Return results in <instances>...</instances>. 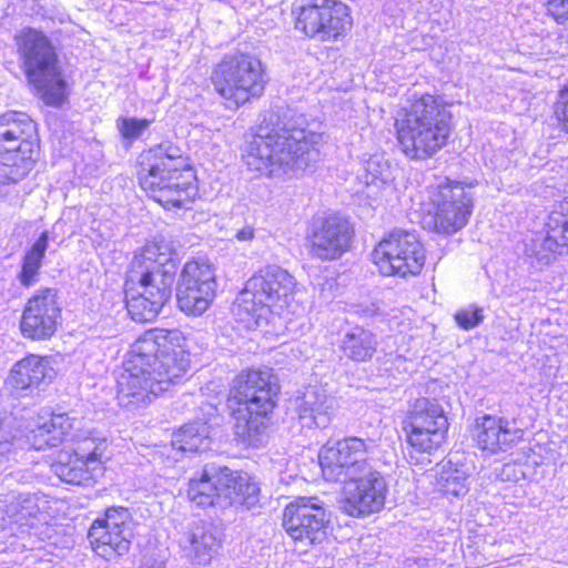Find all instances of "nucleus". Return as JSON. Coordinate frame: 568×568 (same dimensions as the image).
<instances>
[{
  "label": "nucleus",
  "mask_w": 568,
  "mask_h": 568,
  "mask_svg": "<svg viewBox=\"0 0 568 568\" xmlns=\"http://www.w3.org/2000/svg\"><path fill=\"white\" fill-rule=\"evenodd\" d=\"M186 338L179 329L145 332L132 345L118 378V403L135 410L180 383L190 369Z\"/></svg>",
  "instance_id": "obj_1"
},
{
  "label": "nucleus",
  "mask_w": 568,
  "mask_h": 568,
  "mask_svg": "<svg viewBox=\"0 0 568 568\" xmlns=\"http://www.w3.org/2000/svg\"><path fill=\"white\" fill-rule=\"evenodd\" d=\"M302 122L286 115L266 114L243 153L246 166L271 178H293L302 173L322 140L320 133L307 130Z\"/></svg>",
  "instance_id": "obj_2"
},
{
  "label": "nucleus",
  "mask_w": 568,
  "mask_h": 568,
  "mask_svg": "<svg viewBox=\"0 0 568 568\" xmlns=\"http://www.w3.org/2000/svg\"><path fill=\"white\" fill-rule=\"evenodd\" d=\"M296 280L286 270L270 265L253 275L233 305L237 322L265 336L281 337L292 331L293 317L303 313L295 302Z\"/></svg>",
  "instance_id": "obj_3"
},
{
  "label": "nucleus",
  "mask_w": 568,
  "mask_h": 568,
  "mask_svg": "<svg viewBox=\"0 0 568 568\" xmlns=\"http://www.w3.org/2000/svg\"><path fill=\"white\" fill-rule=\"evenodd\" d=\"M169 241L154 239L135 253L128 272L126 308L138 322L154 320L171 297L176 266Z\"/></svg>",
  "instance_id": "obj_4"
},
{
  "label": "nucleus",
  "mask_w": 568,
  "mask_h": 568,
  "mask_svg": "<svg viewBox=\"0 0 568 568\" xmlns=\"http://www.w3.org/2000/svg\"><path fill=\"white\" fill-rule=\"evenodd\" d=\"M80 424V420L67 414L52 415L32 430L29 440L37 450L55 447L68 438L77 440L73 454L61 453L52 470L64 483L89 485L104 473V465L110 459L109 443L105 438L92 436L80 439L74 433Z\"/></svg>",
  "instance_id": "obj_5"
},
{
  "label": "nucleus",
  "mask_w": 568,
  "mask_h": 568,
  "mask_svg": "<svg viewBox=\"0 0 568 568\" xmlns=\"http://www.w3.org/2000/svg\"><path fill=\"white\" fill-rule=\"evenodd\" d=\"M396 138L409 159L424 160L442 150L452 133L450 113L432 94H424L404 108L395 121Z\"/></svg>",
  "instance_id": "obj_6"
},
{
  "label": "nucleus",
  "mask_w": 568,
  "mask_h": 568,
  "mask_svg": "<svg viewBox=\"0 0 568 568\" xmlns=\"http://www.w3.org/2000/svg\"><path fill=\"white\" fill-rule=\"evenodd\" d=\"M21 68L30 84L43 101L59 105L67 95L58 54L51 40L42 31L24 28L14 37Z\"/></svg>",
  "instance_id": "obj_7"
},
{
  "label": "nucleus",
  "mask_w": 568,
  "mask_h": 568,
  "mask_svg": "<svg viewBox=\"0 0 568 568\" xmlns=\"http://www.w3.org/2000/svg\"><path fill=\"white\" fill-rule=\"evenodd\" d=\"M272 377L271 369H248L233 382L231 397L241 406L236 416V435L250 446L261 443V435L266 428L265 417L275 406L277 386Z\"/></svg>",
  "instance_id": "obj_8"
},
{
  "label": "nucleus",
  "mask_w": 568,
  "mask_h": 568,
  "mask_svg": "<svg viewBox=\"0 0 568 568\" xmlns=\"http://www.w3.org/2000/svg\"><path fill=\"white\" fill-rule=\"evenodd\" d=\"M141 187L164 209H187L197 193L194 172L187 168L179 149L160 155L144 172Z\"/></svg>",
  "instance_id": "obj_9"
},
{
  "label": "nucleus",
  "mask_w": 568,
  "mask_h": 568,
  "mask_svg": "<svg viewBox=\"0 0 568 568\" xmlns=\"http://www.w3.org/2000/svg\"><path fill=\"white\" fill-rule=\"evenodd\" d=\"M211 81L229 109H237L260 98L267 83L262 61L243 52L226 54L214 67Z\"/></svg>",
  "instance_id": "obj_10"
},
{
  "label": "nucleus",
  "mask_w": 568,
  "mask_h": 568,
  "mask_svg": "<svg viewBox=\"0 0 568 568\" xmlns=\"http://www.w3.org/2000/svg\"><path fill=\"white\" fill-rule=\"evenodd\" d=\"M37 126L22 112L0 115V182L17 183L26 178L34 164Z\"/></svg>",
  "instance_id": "obj_11"
},
{
  "label": "nucleus",
  "mask_w": 568,
  "mask_h": 568,
  "mask_svg": "<svg viewBox=\"0 0 568 568\" xmlns=\"http://www.w3.org/2000/svg\"><path fill=\"white\" fill-rule=\"evenodd\" d=\"M372 260L385 276L406 278L418 275L426 262V251L417 234L394 231L372 253Z\"/></svg>",
  "instance_id": "obj_12"
},
{
  "label": "nucleus",
  "mask_w": 568,
  "mask_h": 568,
  "mask_svg": "<svg viewBox=\"0 0 568 568\" xmlns=\"http://www.w3.org/2000/svg\"><path fill=\"white\" fill-rule=\"evenodd\" d=\"M428 201V224L436 232L450 234L467 224L473 209V195L459 182L445 180L430 186Z\"/></svg>",
  "instance_id": "obj_13"
},
{
  "label": "nucleus",
  "mask_w": 568,
  "mask_h": 568,
  "mask_svg": "<svg viewBox=\"0 0 568 568\" xmlns=\"http://www.w3.org/2000/svg\"><path fill=\"white\" fill-rule=\"evenodd\" d=\"M448 419L435 400L418 398L404 420L408 444L416 450L430 454L446 442Z\"/></svg>",
  "instance_id": "obj_14"
},
{
  "label": "nucleus",
  "mask_w": 568,
  "mask_h": 568,
  "mask_svg": "<svg viewBox=\"0 0 568 568\" xmlns=\"http://www.w3.org/2000/svg\"><path fill=\"white\" fill-rule=\"evenodd\" d=\"M213 265L204 257L187 261L176 287L178 305L187 315L199 316L207 311L216 292Z\"/></svg>",
  "instance_id": "obj_15"
},
{
  "label": "nucleus",
  "mask_w": 568,
  "mask_h": 568,
  "mask_svg": "<svg viewBox=\"0 0 568 568\" xmlns=\"http://www.w3.org/2000/svg\"><path fill=\"white\" fill-rule=\"evenodd\" d=\"M376 448L374 439L349 437L326 443L318 453L323 477L327 481H344L364 467L371 466L366 459Z\"/></svg>",
  "instance_id": "obj_16"
},
{
  "label": "nucleus",
  "mask_w": 568,
  "mask_h": 568,
  "mask_svg": "<svg viewBox=\"0 0 568 568\" xmlns=\"http://www.w3.org/2000/svg\"><path fill=\"white\" fill-rule=\"evenodd\" d=\"M341 490L339 508L352 517H364L379 511L387 495L384 476L372 466L345 479Z\"/></svg>",
  "instance_id": "obj_17"
},
{
  "label": "nucleus",
  "mask_w": 568,
  "mask_h": 568,
  "mask_svg": "<svg viewBox=\"0 0 568 568\" xmlns=\"http://www.w3.org/2000/svg\"><path fill=\"white\" fill-rule=\"evenodd\" d=\"M133 526L128 508L111 507L106 509L104 518L97 519L89 530L93 550L105 559L122 556L130 548Z\"/></svg>",
  "instance_id": "obj_18"
},
{
  "label": "nucleus",
  "mask_w": 568,
  "mask_h": 568,
  "mask_svg": "<svg viewBox=\"0 0 568 568\" xmlns=\"http://www.w3.org/2000/svg\"><path fill=\"white\" fill-rule=\"evenodd\" d=\"M328 517L324 503L317 497H298L283 511V527L295 541L306 545L321 542Z\"/></svg>",
  "instance_id": "obj_19"
},
{
  "label": "nucleus",
  "mask_w": 568,
  "mask_h": 568,
  "mask_svg": "<svg viewBox=\"0 0 568 568\" xmlns=\"http://www.w3.org/2000/svg\"><path fill=\"white\" fill-rule=\"evenodd\" d=\"M354 229L339 214H328L313 220L307 234L310 253L322 261L339 258L352 243Z\"/></svg>",
  "instance_id": "obj_20"
},
{
  "label": "nucleus",
  "mask_w": 568,
  "mask_h": 568,
  "mask_svg": "<svg viewBox=\"0 0 568 568\" xmlns=\"http://www.w3.org/2000/svg\"><path fill=\"white\" fill-rule=\"evenodd\" d=\"M61 307L57 290H38L22 312L20 329L23 337L32 341L50 338L57 331Z\"/></svg>",
  "instance_id": "obj_21"
},
{
  "label": "nucleus",
  "mask_w": 568,
  "mask_h": 568,
  "mask_svg": "<svg viewBox=\"0 0 568 568\" xmlns=\"http://www.w3.org/2000/svg\"><path fill=\"white\" fill-rule=\"evenodd\" d=\"M519 437V430L503 417L485 415L477 419L474 438L477 446L488 453L506 450Z\"/></svg>",
  "instance_id": "obj_22"
},
{
  "label": "nucleus",
  "mask_w": 568,
  "mask_h": 568,
  "mask_svg": "<svg viewBox=\"0 0 568 568\" xmlns=\"http://www.w3.org/2000/svg\"><path fill=\"white\" fill-rule=\"evenodd\" d=\"M181 547L193 564L207 566L217 554L221 539L212 524L201 521L193 525L182 538Z\"/></svg>",
  "instance_id": "obj_23"
},
{
  "label": "nucleus",
  "mask_w": 568,
  "mask_h": 568,
  "mask_svg": "<svg viewBox=\"0 0 568 568\" xmlns=\"http://www.w3.org/2000/svg\"><path fill=\"white\" fill-rule=\"evenodd\" d=\"M361 182L367 197L375 201L386 199L395 191V168L384 154H373L364 161Z\"/></svg>",
  "instance_id": "obj_24"
},
{
  "label": "nucleus",
  "mask_w": 568,
  "mask_h": 568,
  "mask_svg": "<svg viewBox=\"0 0 568 568\" xmlns=\"http://www.w3.org/2000/svg\"><path fill=\"white\" fill-rule=\"evenodd\" d=\"M334 399L326 394V390L312 386L306 388L301 397L296 399V410L302 427H326L331 422Z\"/></svg>",
  "instance_id": "obj_25"
},
{
  "label": "nucleus",
  "mask_w": 568,
  "mask_h": 568,
  "mask_svg": "<svg viewBox=\"0 0 568 568\" xmlns=\"http://www.w3.org/2000/svg\"><path fill=\"white\" fill-rule=\"evenodd\" d=\"M53 376L54 371L48 359L29 355L12 366L7 383L14 389L27 390L39 387L42 382L50 381Z\"/></svg>",
  "instance_id": "obj_26"
},
{
  "label": "nucleus",
  "mask_w": 568,
  "mask_h": 568,
  "mask_svg": "<svg viewBox=\"0 0 568 568\" xmlns=\"http://www.w3.org/2000/svg\"><path fill=\"white\" fill-rule=\"evenodd\" d=\"M317 41L334 42L344 38L353 27L351 8L337 0H324Z\"/></svg>",
  "instance_id": "obj_27"
},
{
  "label": "nucleus",
  "mask_w": 568,
  "mask_h": 568,
  "mask_svg": "<svg viewBox=\"0 0 568 568\" xmlns=\"http://www.w3.org/2000/svg\"><path fill=\"white\" fill-rule=\"evenodd\" d=\"M546 241L548 250L558 254H568V201H561L554 205L545 223Z\"/></svg>",
  "instance_id": "obj_28"
},
{
  "label": "nucleus",
  "mask_w": 568,
  "mask_h": 568,
  "mask_svg": "<svg viewBox=\"0 0 568 568\" xmlns=\"http://www.w3.org/2000/svg\"><path fill=\"white\" fill-rule=\"evenodd\" d=\"M324 0H298L294 3L292 16L295 29L310 39L317 40Z\"/></svg>",
  "instance_id": "obj_29"
},
{
  "label": "nucleus",
  "mask_w": 568,
  "mask_h": 568,
  "mask_svg": "<svg viewBox=\"0 0 568 568\" xmlns=\"http://www.w3.org/2000/svg\"><path fill=\"white\" fill-rule=\"evenodd\" d=\"M172 450L179 453L204 452L210 448L209 426L202 422L186 424L172 436Z\"/></svg>",
  "instance_id": "obj_30"
},
{
  "label": "nucleus",
  "mask_w": 568,
  "mask_h": 568,
  "mask_svg": "<svg viewBox=\"0 0 568 568\" xmlns=\"http://www.w3.org/2000/svg\"><path fill=\"white\" fill-rule=\"evenodd\" d=\"M469 475L470 469L468 465L449 459L442 466L438 474V488L447 496H465L469 489Z\"/></svg>",
  "instance_id": "obj_31"
},
{
  "label": "nucleus",
  "mask_w": 568,
  "mask_h": 568,
  "mask_svg": "<svg viewBox=\"0 0 568 568\" xmlns=\"http://www.w3.org/2000/svg\"><path fill=\"white\" fill-rule=\"evenodd\" d=\"M376 345L374 334L363 327H355L344 335L341 348L352 361L365 362L373 357Z\"/></svg>",
  "instance_id": "obj_32"
},
{
  "label": "nucleus",
  "mask_w": 568,
  "mask_h": 568,
  "mask_svg": "<svg viewBox=\"0 0 568 568\" xmlns=\"http://www.w3.org/2000/svg\"><path fill=\"white\" fill-rule=\"evenodd\" d=\"M48 246L49 232L44 231L30 248L26 251L19 274V281L23 286L29 287L38 281L39 271L42 266Z\"/></svg>",
  "instance_id": "obj_33"
},
{
  "label": "nucleus",
  "mask_w": 568,
  "mask_h": 568,
  "mask_svg": "<svg viewBox=\"0 0 568 568\" xmlns=\"http://www.w3.org/2000/svg\"><path fill=\"white\" fill-rule=\"evenodd\" d=\"M187 498L200 507H217V471L213 475L204 469L189 481Z\"/></svg>",
  "instance_id": "obj_34"
},
{
  "label": "nucleus",
  "mask_w": 568,
  "mask_h": 568,
  "mask_svg": "<svg viewBox=\"0 0 568 568\" xmlns=\"http://www.w3.org/2000/svg\"><path fill=\"white\" fill-rule=\"evenodd\" d=\"M244 477L234 478L233 470L223 468L217 471V507L229 508L243 505V496L235 493L236 487L245 485Z\"/></svg>",
  "instance_id": "obj_35"
},
{
  "label": "nucleus",
  "mask_w": 568,
  "mask_h": 568,
  "mask_svg": "<svg viewBox=\"0 0 568 568\" xmlns=\"http://www.w3.org/2000/svg\"><path fill=\"white\" fill-rule=\"evenodd\" d=\"M38 505L36 499L27 494L12 495L6 513L13 523L19 526H33V520L38 514Z\"/></svg>",
  "instance_id": "obj_36"
},
{
  "label": "nucleus",
  "mask_w": 568,
  "mask_h": 568,
  "mask_svg": "<svg viewBox=\"0 0 568 568\" xmlns=\"http://www.w3.org/2000/svg\"><path fill=\"white\" fill-rule=\"evenodd\" d=\"M546 233L536 234L534 237L525 241V254L535 258L538 263L548 264L552 254H558L548 250L546 244Z\"/></svg>",
  "instance_id": "obj_37"
},
{
  "label": "nucleus",
  "mask_w": 568,
  "mask_h": 568,
  "mask_svg": "<svg viewBox=\"0 0 568 568\" xmlns=\"http://www.w3.org/2000/svg\"><path fill=\"white\" fill-rule=\"evenodd\" d=\"M484 317V308L475 304L458 310L454 315L456 324L464 331L479 326Z\"/></svg>",
  "instance_id": "obj_38"
},
{
  "label": "nucleus",
  "mask_w": 568,
  "mask_h": 568,
  "mask_svg": "<svg viewBox=\"0 0 568 568\" xmlns=\"http://www.w3.org/2000/svg\"><path fill=\"white\" fill-rule=\"evenodd\" d=\"M234 478L237 479V477H244L246 480L245 485H241L240 487H236L235 493L239 494V497H242L243 495V505L246 508H251L255 506L258 501V495H260V486L256 483V480L248 475L247 473L243 471H235L233 470Z\"/></svg>",
  "instance_id": "obj_39"
},
{
  "label": "nucleus",
  "mask_w": 568,
  "mask_h": 568,
  "mask_svg": "<svg viewBox=\"0 0 568 568\" xmlns=\"http://www.w3.org/2000/svg\"><path fill=\"white\" fill-rule=\"evenodd\" d=\"M151 121L145 119L123 118L119 121L118 128L125 139H138L150 125Z\"/></svg>",
  "instance_id": "obj_40"
},
{
  "label": "nucleus",
  "mask_w": 568,
  "mask_h": 568,
  "mask_svg": "<svg viewBox=\"0 0 568 568\" xmlns=\"http://www.w3.org/2000/svg\"><path fill=\"white\" fill-rule=\"evenodd\" d=\"M547 11L558 23L568 28V0H547Z\"/></svg>",
  "instance_id": "obj_41"
},
{
  "label": "nucleus",
  "mask_w": 568,
  "mask_h": 568,
  "mask_svg": "<svg viewBox=\"0 0 568 568\" xmlns=\"http://www.w3.org/2000/svg\"><path fill=\"white\" fill-rule=\"evenodd\" d=\"M555 115L568 132V83L559 91L555 103Z\"/></svg>",
  "instance_id": "obj_42"
},
{
  "label": "nucleus",
  "mask_w": 568,
  "mask_h": 568,
  "mask_svg": "<svg viewBox=\"0 0 568 568\" xmlns=\"http://www.w3.org/2000/svg\"><path fill=\"white\" fill-rule=\"evenodd\" d=\"M255 237V229L251 224H245L235 233V239L239 242H251Z\"/></svg>",
  "instance_id": "obj_43"
},
{
  "label": "nucleus",
  "mask_w": 568,
  "mask_h": 568,
  "mask_svg": "<svg viewBox=\"0 0 568 568\" xmlns=\"http://www.w3.org/2000/svg\"><path fill=\"white\" fill-rule=\"evenodd\" d=\"M9 450H10V444L0 442V456H4V454H7Z\"/></svg>",
  "instance_id": "obj_44"
},
{
  "label": "nucleus",
  "mask_w": 568,
  "mask_h": 568,
  "mask_svg": "<svg viewBox=\"0 0 568 568\" xmlns=\"http://www.w3.org/2000/svg\"><path fill=\"white\" fill-rule=\"evenodd\" d=\"M513 469H514V465L506 464V465L504 466L503 473H504V474H506V475H508V474H509V471H510V470H513Z\"/></svg>",
  "instance_id": "obj_45"
}]
</instances>
